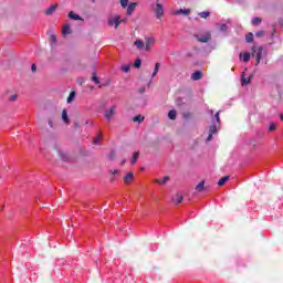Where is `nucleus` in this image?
<instances>
[{
    "instance_id": "nucleus-1",
    "label": "nucleus",
    "mask_w": 283,
    "mask_h": 283,
    "mask_svg": "<svg viewBox=\"0 0 283 283\" xmlns=\"http://www.w3.org/2000/svg\"><path fill=\"white\" fill-rule=\"evenodd\" d=\"M251 56L253 59H255V61H256L255 65H258L259 63H261L262 59L269 56V52L266 50H264V46H262V45H260V46L253 45Z\"/></svg>"
},
{
    "instance_id": "nucleus-2",
    "label": "nucleus",
    "mask_w": 283,
    "mask_h": 283,
    "mask_svg": "<svg viewBox=\"0 0 283 283\" xmlns=\"http://www.w3.org/2000/svg\"><path fill=\"white\" fill-rule=\"evenodd\" d=\"M195 39H197L199 43H209V41H211V33L207 32L205 35L195 34Z\"/></svg>"
},
{
    "instance_id": "nucleus-3",
    "label": "nucleus",
    "mask_w": 283,
    "mask_h": 283,
    "mask_svg": "<svg viewBox=\"0 0 283 283\" xmlns=\"http://www.w3.org/2000/svg\"><path fill=\"white\" fill-rule=\"evenodd\" d=\"M154 12H155L157 19H160V17H163V14L165 13L163 4H160L159 0H157V3L155 6V8H154Z\"/></svg>"
},
{
    "instance_id": "nucleus-4",
    "label": "nucleus",
    "mask_w": 283,
    "mask_h": 283,
    "mask_svg": "<svg viewBox=\"0 0 283 283\" xmlns=\"http://www.w3.org/2000/svg\"><path fill=\"white\" fill-rule=\"evenodd\" d=\"M195 191H197V193H202V191H209V186H205V180H202L196 186Z\"/></svg>"
},
{
    "instance_id": "nucleus-5",
    "label": "nucleus",
    "mask_w": 283,
    "mask_h": 283,
    "mask_svg": "<svg viewBox=\"0 0 283 283\" xmlns=\"http://www.w3.org/2000/svg\"><path fill=\"white\" fill-rule=\"evenodd\" d=\"M59 8V4H52L51 7H49L48 9H45L44 14L46 17H52V14H54V12H56V9Z\"/></svg>"
},
{
    "instance_id": "nucleus-6",
    "label": "nucleus",
    "mask_w": 283,
    "mask_h": 283,
    "mask_svg": "<svg viewBox=\"0 0 283 283\" xmlns=\"http://www.w3.org/2000/svg\"><path fill=\"white\" fill-rule=\"evenodd\" d=\"M108 25H115V30H118V25H120V17L115 15L112 20L108 21Z\"/></svg>"
},
{
    "instance_id": "nucleus-7",
    "label": "nucleus",
    "mask_w": 283,
    "mask_h": 283,
    "mask_svg": "<svg viewBox=\"0 0 283 283\" xmlns=\"http://www.w3.org/2000/svg\"><path fill=\"white\" fill-rule=\"evenodd\" d=\"M169 180H171V177L165 176L163 179H155L154 182L156 185H167Z\"/></svg>"
},
{
    "instance_id": "nucleus-8",
    "label": "nucleus",
    "mask_w": 283,
    "mask_h": 283,
    "mask_svg": "<svg viewBox=\"0 0 283 283\" xmlns=\"http://www.w3.org/2000/svg\"><path fill=\"white\" fill-rule=\"evenodd\" d=\"M134 180V172L129 171L124 176L125 185H129Z\"/></svg>"
},
{
    "instance_id": "nucleus-9",
    "label": "nucleus",
    "mask_w": 283,
    "mask_h": 283,
    "mask_svg": "<svg viewBox=\"0 0 283 283\" xmlns=\"http://www.w3.org/2000/svg\"><path fill=\"white\" fill-rule=\"evenodd\" d=\"M116 106H112L109 111H106L105 118L106 120H111L112 116L115 114Z\"/></svg>"
},
{
    "instance_id": "nucleus-10",
    "label": "nucleus",
    "mask_w": 283,
    "mask_h": 283,
    "mask_svg": "<svg viewBox=\"0 0 283 283\" xmlns=\"http://www.w3.org/2000/svg\"><path fill=\"white\" fill-rule=\"evenodd\" d=\"M182 200H185V197H182V195H180V193H176L172 197V202H175V205H180V202H182Z\"/></svg>"
},
{
    "instance_id": "nucleus-11",
    "label": "nucleus",
    "mask_w": 283,
    "mask_h": 283,
    "mask_svg": "<svg viewBox=\"0 0 283 283\" xmlns=\"http://www.w3.org/2000/svg\"><path fill=\"white\" fill-rule=\"evenodd\" d=\"M69 19H73V21H83V18H81V15L74 13V11L69 12Z\"/></svg>"
},
{
    "instance_id": "nucleus-12",
    "label": "nucleus",
    "mask_w": 283,
    "mask_h": 283,
    "mask_svg": "<svg viewBox=\"0 0 283 283\" xmlns=\"http://www.w3.org/2000/svg\"><path fill=\"white\" fill-rule=\"evenodd\" d=\"M240 59H242L243 63H249V61H251V53H240L239 54Z\"/></svg>"
},
{
    "instance_id": "nucleus-13",
    "label": "nucleus",
    "mask_w": 283,
    "mask_h": 283,
    "mask_svg": "<svg viewBox=\"0 0 283 283\" xmlns=\"http://www.w3.org/2000/svg\"><path fill=\"white\" fill-rule=\"evenodd\" d=\"M200 78H202V72L196 71L191 74V81H200Z\"/></svg>"
},
{
    "instance_id": "nucleus-14",
    "label": "nucleus",
    "mask_w": 283,
    "mask_h": 283,
    "mask_svg": "<svg viewBox=\"0 0 283 283\" xmlns=\"http://www.w3.org/2000/svg\"><path fill=\"white\" fill-rule=\"evenodd\" d=\"M136 3L135 2H132L128 7H127V14L128 17H132L134 10H136Z\"/></svg>"
},
{
    "instance_id": "nucleus-15",
    "label": "nucleus",
    "mask_w": 283,
    "mask_h": 283,
    "mask_svg": "<svg viewBox=\"0 0 283 283\" xmlns=\"http://www.w3.org/2000/svg\"><path fill=\"white\" fill-rule=\"evenodd\" d=\"M62 120L66 124L70 125V117H67V109L62 111Z\"/></svg>"
},
{
    "instance_id": "nucleus-16",
    "label": "nucleus",
    "mask_w": 283,
    "mask_h": 283,
    "mask_svg": "<svg viewBox=\"0 0 283 283\" xmlns=\"http://www.w3.org/2000/svg\"><path fill=\"white\" fill-rule=\"evenodd\" d=\"M72 29L70 28V24H64L63 29H62V34L65 36L67 34H71Z\"/></svg>"
},
{
    "instance_id": "nucleus-17",
    "label": "nucleus",
    "mask_w": 283,
    "mask_h": 283,
    "mask_svg": "<svg viewBox=\"0 0 283 283\" xmlns=\"http://www.w3.org/2000/svg\"><path fill=\"white\" fill-rule=\"evenodd\" d=\"M209 134H218V126L216 125V122H212V125L209 128Z\"/></svg>"
},
{
    "instance_id": "nucleus-18",
    "label": "nucleus",
    "mask_w": 283,
    "mask_h": 283,
    "mask_svg": "<svg viewBox=\"0 0 283 283\" xmlns=\"http://www.w3.org/2000/svg\"><path fill=\"white\" fill-rule=\"evenodd\" d=\"M229 176H224V177H222L219 181H218V186L219 187H222V186H224L226 184H227V181H229Z\"/></svg>"
},
{
    "instance_id": "nucleus-19",
    "label": "nucleus",
    "mask_w": 283,
    "mask_h": 283,
    "mask_svg": "<svg viewBox=\"0 0 283 283\" xmlns=\"http://www.w3.org/2000/svg\"><path fill=\"white\" fill-rule=\"evenodd\" d=\"M151 45H154V39L148 38V39L146 40V51H147V52H149Z\"/></svg>"
},
{
    "instance_id": "nucleus-20",
    "label": "nucleus",
    "mask_w": 283,
    "mask_h": 283,
    "mask_svg": "<svg viewBox=\"0 0 283 283\" xmlns=\"http://www.w3.org/2000/svg\"><path fill=\"white\" fill-rule=\"evenodd\" d=\"M251 83V77H244V73L241 76V84L242 85H249Z\"/></svg>"
},
{
    "instance_id": "nucleus-21",
    "label": "nucleus",
    "mask_w": 283,
    "mask_h": 283,
    "mask_svg": "<svg viewBox=\"0 0 283 283\" xmlns=\"http://www.w3.org/2000/svg\"><path fill=\"white\" fill-rule=\"evenodd\" d=\"M135 46L137 48V50H143L145 48V43H143L142 40H136Z\"/></svg>"
},
{
    "instance_id": "nucleus-22",
    "label": "nucleus",
    "mask_w": 283,
    "mask_h": 283,
    "mask_svg": "<svg viewBox=\"0 0 283 283\" xmlns=\"http://www.w3.org/2000/svg\"><path fill=\"white\" fill-rule=\"evenodd\" d=\"M145 120V117L143 115H136L133 117V123H143Z\"/></svg>"
},
{
    "instance_id": "nucleus-23",
    "label": "nucleus",
    "mask_w": 283,
    "mask_h": 283,
    "mask_svg": "<svg viewBox=\"0 0 283 283\" xmlns=\"http://www.w3.org/2000/svg\"><path fill=\"white\" fill-rule=\"evenodd\" d=\"M199 17H200L201 19H209V17H211V12H209V11L200 12V13H199Z\"/></svg>"
},
{
    "instance_id": "nucleus-24",
    "label": "nucleus",
    "mask_w": 283,
    "mask_h": 283,
    "mask_svg": "<svg viewBox=\"0 0 283 283\" xmlns=\"http://www.w3.org/2000/svg\"><path fill=\"white\" fill-rule=\"evenodd\" d=\"M75 96H76V92L72 91V92L70 93V95H69L66 102H67L69 104L72 103V101H74Z\"/></svg>"
},
{
    "instance_id": "nucleus-25",
    "label": "nucleus",
    "mask_w": 283,
    "mask_h": 283,
    "mask_svg": "<svg viewBox=\"0 0 283 283\" xmlns=\"http://www.w3.org/2000/svg\"><path fill=\"white\" fill-rule=\"evenodd\" d=\"M176 14H186V15H188V14H191V10H189V9H186V10L180 9V10L176 11Z\"/></svg>"
},
{
    "instance_id": "nucleus-26",
    "label": "nucleus",
    "mask_w": 283,
    "mask_h": 283,
    "mask_svg": "<svg viewBox=\"0 0 283 283\" xmlns=\"http://www.w3.org/2000/svg\"><path fill=\"white\" fill-rule=\"evenodd\" d=\"M176 116H177V113L176 111H169L168 113V118H170V120H176Z\"/></svg>"
},
{
    "instance_id": "nucleus-27",
    "label": "nucleus",
    "mask_w": 283,
    "mask_h": 283,
    "mask_svg": "<svg viewBox=\"0 0 283 283\" xmlns=\"http://www.w3.org/2000/svg\"><path fill=\"white\" fill-rule=\"evenodd\" d=\"M245 41H247V43H253V33H248L247 35H245Z\"/></svg>"
},
{
    "instance_id": "nucleus-28",
    "label": "nucleus",
    "mask_w": 283,
    "mask_h": 283,
    "mask_svg": "<svg viewBox=\"0 0 283 283\" xmlns=\"http://www.w3.org/2000/svg\"><path fill=\"white\" fill-rule=\"evenodd\" d=\"M92 81L96 85H101V80L98 78V76H96V73H93Z\"/></svg>"
},
{
    "instance_id": "nucleus-29",
    "label": "nucleus",
    "mask_w": 283,
    "mask_h": 283,
    "mask_svg": "<svg viewBox=\"0 0 283 283\" xmlns=\"http://www.w3.org/2000/svg\"><path fill=\"white\" fill-rule=\"evenodd\" d=\"M140 155L138 154V153H135L134 155H133V157H132V159H130V163H132V165H136V160H138V157H139Z\"/></svg>"
},
{
    "instance_id": "nucleus-30",
    "label": "nucleus",
    "mask_w": 283,
    "mask_h": 283,
    "mask_svg": "<svg viewBox=\"0 0 283 283\" xmlns=\"http://www.w3.org/2000/svg\"><path fill=\"white\" fill-rule=\"evenodd\" d=\"M158 70H160V63L155 64V69H154V72H153V78L156 76V74H158Z\"/></svg>"
},
{
    "instance_id": "nucleus-31",
    "label": "nucleus",
    "mask_w": 283,
    "mask_h": 283,
    "mask_svg": "<svg viewBox=\"0 0 283 283\" xmlns=\"http://www.w3.org/2000/svg\"><path fill=\"white\" fill-rule=\"evenodd\" d=\"M260 23H262V19L260 18L252 19V25H260Z\"/></svg>"
},
{
    "instance_id": "nucleus-32",
    "label": "nucleus",
    "mask_w": 283,
    "mask_h": 283,
    "mask_svg": "<svg viewBox=\"0 0 283 283\" xmlns=\"http://www.w3.org/2000/svg\"><path fill=\"white\" fill-rule=\"evenodd\" d=\"M140 65H143V61L140 59H136L134 66L138 69Z\"/></svg>"
},
{
    "instance_id": "nucleus-33",
    "label": "nucleus",
    "mask_w": 283,
    "mask_h": 283,
    "mask_svg": "<svg viewBox=\"0 0 283 283\" xmlns=\"http://www.w3.org/2000/svg\"><path fill=\"white\" fill-rule=\"evenodd\" d=\"M101 138H103V133H99V134H98L97 138H95V139L93 140V144H94V145H98V140H101Z\"/></svg>"
},
{
    "instance_id": "nucleus-34",
    "label": "nucleus",
    "mask_w": 283,
    "mask_h": 283,
    "mask_svg": "<svg viewBox=\"0 0 283 283\" xmlns=\"http://www.w3.org/2000/svg\"><path fill=\"white\" fill-rule=\"evenodd\" d=\"M220 30H221V32H228L229 31V27L227 24H221L220 25Z\"/></svg>"
},
{
    "instance_id": "nucleus-35",
    "label": "nucleus",
    "mask_w": 283,
    "mask_h": 283,
    "mask_svg": "<svg viewBox=\"0 0 283 283\" xmlns=\"http://www.w3.org/2000/svg\"><path fill=\"white\" fill-rule=\"evenodd\" d=\"M127 3H129V0H120L122 8H127Z\"/></svg>"
},
{
    "instance_id": "nucleus-36",
    "label": "nucleus",
    "mask_w": 283,
    "mask_h": 283,
    "mask_svg": "<svg viewBox=\"0 0 283 283\" xmlns=\"http://www.w3.org/2000/svg\"><path fill=\"white\" fill-rule=\"evenodd\" d=\"M269 129H270V132H275V129H277V125H275V124H270Z\"/></svg>"
},
{
    "instance_id": "nucleus-37",
    "label": "nucleus",
    "mask_w": 283,
    "mask_h": 283,
    "mask_svg": "<svg viewBox=\"0 0 283 283\" xmlns=\"http://www.w3.org/2000/svg\"><path fill=\"white\" fill-rule=\"evenodd\" d=\"M41 132H42V134H50V129H48V127H45V126L41 127Z\"/></svg>"
},
{
    "instance_id": "nucleus-38",
    "label": "nucleus",
    "mask_w": 283,
    "mask_h": 283,
    "mask_svg": "<svg viewBox=\"0 0 283 283\" xmlns=\"http://www.w3.org/2000/svg\"><path fill=\"white\" fill-rule=\"evenodd\" d=\"M48 123H49V127L52 129L54 127V119L50 118Z\"/></svg>"
},
{
    "instance_id": "nucleus-39",
    "label": "nucleus",
    "mask_w": 283,
    "mask_h": 283,
    "mask_svg": "<svg viewBox=\"0 0 283 283\" xmlns=\"http://www.w3.org/2000/svg\"><path fill=\"white\" fill-rule=\"evenodd\" d=\"M122 71L125 73L129 72V65L122 66Z\"/></svg>"
},
{
    "instance_id": "nucleus-40",
    "label": "nucleus",
    "mask_w": 283,
    "mask_h": 283,
    "mask_svg": "<svg viewBox=\"0 0 283 283\" xmlns=\"http://www.w3.org/2000/svg\"><path fill=\"white\" fill-rule=\"evenodd\" d=\"M214 119L217 120V123H220V112L216 113Z\"/></svg>"
},
{
    "instance_id": "nucleus-41",
    "label": "nucleus",
    "mask_w": 283,
    "mask_h": 283,
    "mask_svg": "<svg viewBox=\"0 0 283 283\" xmlns=\"http://www.w3.org/2000/svg\"><path fill=\"white\" fill-rule=\"evenodd\" d=\"M17 98H18V96H17V94H14L9 97V101L14 102V101H17Z\"/></svg>"
},
{
    "instance_id": "nucleus-42",
    "label": "nucleus",
    "mask_w": 283,
    "mask_h": 283,
    "mask_svg": "<svg viewBox=\"0 0 283 283\" xmlns=\"http://www.w3.org/2000/svg\"><path fill=\"white\" fill-rule=\"evenodd\" d=\"M50 40H51V43H56V35H51Z\"/></svg>"
},
{
    "instance_id": "nucleus-43",
    "label": "nucleus",
    "mask_w": 283,
    "mask_h": 283,
    "mask_svg": "<svg viewBox=\"0 0 283 283\" xmlns=\"http://www.w3.org/2000/svg\"><path fill=\"white\" fill-rule=\"evenodd\" d=\"M255 36H259V38H260V36H264V31H259V32H256V33H255Z\"/></svg>"
},
{
    "instance_id": "nucleus-44",
    "label": "nucleus",
    "mask_w": 283,
    "mask_h": 283,
    "mask_svg": "<svg viewBox=\"0 0 283 283\" xmlns=\"http://www.w3.org/2000/svg\"><path fill=\"white\" fill-rule=\"evenodd\" d=\"M31 71H32V72H36V64H32V65H31Z\"/></svg>"
},
{
    "instance_id": "nucleus-45",
    "label": "nucleus",
    "mask_w": 283,
    "mask_h": 283,
    "mask_svg": "<svg viewBox=\"0 0 283 283\" xmlns=\"http://www.w3.org/2000/svg\"><path fill=\"white\" fill-rule=\"evenodd\" d=\"M109 174H112L114 176V175L118 174V169L109 170Z\"/></svg>"
},
{
    "instance_id": "nucleus-46",
    "label": "nucleus",
    "mask_w": 283,
    "mask_h": 283,
    "mask_svg": "<svg viewBox=\"0 0 283 283\" xmlns=\"http://www.w3.org/2000/svg\"><path fill=\"white\" fill-rule=\"evenodd\" d=\"M212 138H213V134L209 133V136H208V138H207L208 143H209V140H211Z\"/></svg>"
},
{
    "instance_id": "nucleus-47",
    "label": "nucleus",
    "mask_w": 283,
    "mask_h": 283,
    "mask_svg": "<svg viewBox=\"0 0 283 283\" xmlns=\"http://www.w3.org/2000/svg\"><path fill=\"white\" fill-rule=\"evenodd\" d=\"M120 23H127V19L119 20V25H120Z\"/></svg>"
},
{
    "instance_id": "nucleus-48",
    "label": "nucleus",
    "mask_w": 283,
    "mask_h": 283,
    "mask_svg": "<svg viewBox=\"0 0 283 283\" xmlns=\"http://www.w3.org/2000/svg\"><path fill=\"white\" fill-rule=\"evenodd\" d=\"M140 94H145V87L139 88Z\"/></svg>"
},
{
    "instance_id": "nucleus-49",
    "label": "nucleus",
    "mask_w": 283,
    "mask_h": 283,
    "mask_svg": "<svg viewBox=\"0 0 283 283\" xmlns=\"http://www.w3.org/2000/svg\"><path fill=\"white\" fill-rule=\"evenodd\" d=\"M115 156H116V154H115V153H112V154H111V160H112Z\"/></svg>"
},
{
    "instance_id": "nucleus-50",
    "label": "nucleus",
    "mask_w": 283,
    "mask_h": 283,
    "mask_svg": "<svg viewBox=\"0 0 283 283\" xmlns=\"http://www.w3.org/2000/svg\"><path fill=\"white\" fill-rule=\"evenodd\" d=\"M184 116H185V118H189V116H191V114L188 113V114H185Z\"/></svg>"
},
{
    "instance_id": "nucleus-51",
    "label": "nucleus",
    "mask_w": 283,
    "mask_h": 283,
    "mask_svg": "<svg viewBox=\"0 0 283 283\" xmlns=\"http://www.w3.org/2000/svg\"><path fill=\"white\" fill-rule=\"evenodd\" d=\"M281 120H283V114L280 115Z\"/></svg>"
},
{
    "instance_id": "nucleus-52",
    "label": "nucleus",
    "mask_w": 283,
    "mask_h": 283,
    "mask_svg": "<svg viewBox=\"0 0 283 283\" xmlns=\"http://www.w3.org/2000/svg\"><path fill=\"white\" fill-rule=\"evenodd\" d=\"M125 163H126V160L124 159V160L122 161V165H125Z\"/></svg>"
},
{
    "instance_id": "nucleus-53",
    "label": "nucleus",
    "mask_w": 283,
    "mask_h": 283,
    "mask_svg": "<svg viewBox=\"0 0 283 283\" xmlns=\"http://www.w3.org/2000/svg\"><path fill=\"white\" fill-rule=\"evenodd\" d=\"M92 3H96V0H92Z\"/></svg>"
},
{
    "instance_id": "nucleus-54",
    "label": "nucleus",
    "mask_w": 283,
    "mask_h": 283,
    "mask_svg": "<svg viewBox=\"0 0 283 283\" xmlns=\"http://www.w3.org/2000/svg\"><path fill=\"white\" fill-rule=\"evenodd\" d=\"M269 64V61H265V65H268Z\"/></svg>"
},
{
    "instance_id": "nucleus-55",
    "label": "nucleus",
    "mask_w": 283,
    "mask_h": 283,
    "mask_svg": "<svg viewBox=\"0 0 283 283\" xmlns=\"http://www.w3.org/2000/svg\"><path fill=\"white\" fill-rule=\"evenodd\" d=\"M60 154V156H62V153H59Z\"/></svg>"
}]
</instances>
